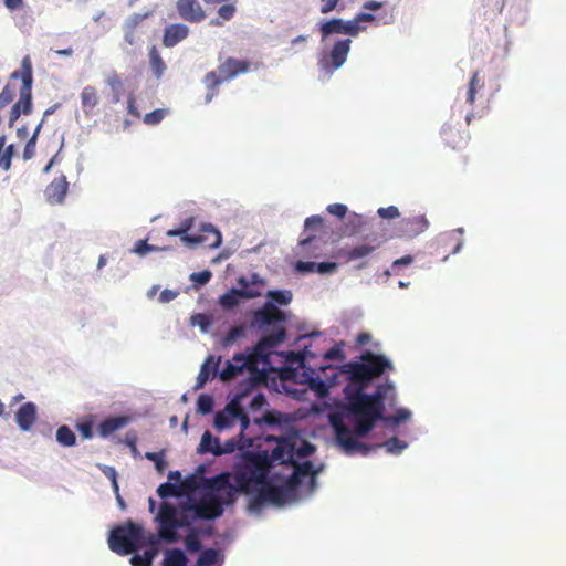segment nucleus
<instances>
[{"label": "nucleus", "instance_id": "obj_1", "mask_svg": "<svg viewBox=\"0 0 566 566\" xmlns=\"http://www.w3.org/2000/svg\"><path fill=\"white\" fill-rule=\"evenodd\" d=\"M394 390V385L387 381L379 385L374 394L368 395L359 389L355 396L349 397L344 406L345 416L355 422V432L359 438L366 437L379 419L384 418L385 397L387 391Z\"/></svg>", "mask_w": 566, "mask_h": 566}, {"label": "nucleus", "instance_id": "obj_2", "mask_svg": "<svg viewBox=\"0 0 566 566\" xmlns=\"http://www.w3.org/2000/svg\"><path fill=\"white\" fill-rule=\"evenodd\" d=\"M392 370L391 361L382 355L366 352L361 355V361H349L337 368L338 374L347 376L348 384L344 388L345 400L355 396L357 390L364 391L374 378L380 377L386 370Z\"/></svg>", "mask_w": 566, "mask_h": 566}, {"label": "nucleus", "instance_id": "obj_3", "mask_svg": "<svg viewBox=\"0 0 566 566\" xmlns=\"http://www.w3.org/2000/svg\"><path fill=\"white\" fill-rule=\"evenodd\" d=\"M269 473L266 451H243L233 467V479L242 493H250L252 484L261 486Z\"/></svg>", "mask_w": 566, "mask_h": 566}, {"label": "nucleus", "instance_id": "obj_4", "mask_svg": "<svg viewBox=\"0 0 566 566\" xmlns=\"http://www.w3.org/2000/svg\"><path fill=\"white\" fill-rule=\"evenodd\" d=\"M284 334V331L280 329L276 335L260 342L248 355L235 354L231 360L226 363V366L220 371V379L222 381H229L242 374L244 370L251 374L258 371L259 364L266 360V354L264 352L265 344L269 342L274 345L282 342Z\"/></svg>", "mask_w": 566, "mask_h": 566}, {"label": "nucleus", "instance_id": "obj_5", "mask_svg": "<svg viewBox=\"0 0 566 566\" xmlns=\"http://www.w3.org/2000/svg\"><path fill=\"white\" fill-rule=\"evenodd\" d=\"M159 523V537L167 543H176L178 541L177 528L189 526L191 518L187 503L177 507L168 502H163L156 516Z\"/></svg>", "mask_w": 566, "mask_h": 566}, {"label": "nucleus", "instance_id": "obj_6", "mask_svg": "<svg viewBox=\"0 0 566 566\" xmlns=\"http://www.w3.org/2000/svg\"><path fill=\"white\" fill-rule=\"evenodd\" d=\"M11 78H21L22 86L19 92V99L12 106L9 116V126H13L17 119L23 114L29 115L32 112V82L33 71L32 62L29 55H25L21 61V70L14 71Z\"/></svg>", "mask_w": 566, "mask_h": 566}, {"label": "nucleus", "instance_id": "obj_7", "mask_svg": "<svg viewBox=\"0 0 566 566\" xmlns=\"http://www.w3.org/2000/svg\"><path fill=\"white\" fill-rule=\"evenodd\" d=\"M143 537L144 527L129 520L112 530L108 536V546L118 555H128L140 548Z\"/></svg>", "mask_w": 566, "mask_h": 566}, {"label": "nucleus", "instance_id": "obj_8", "mask_svg": "<svg viewBox=\"0 0 566 566\" xmlns=\"http://www.w3.org/2000/svg\"><path fill=\"white\" fill-rule=\"evenodd\" d=\"M297 497V490L294 485L290 484L286 479L282 485H273L268 479L259 488L254 499V505L262 503H271L275 505H283L292 502Z\"/></svg>", "mask_w": 566, "mask_h": 566}, {"label": "nucleus", "instance_id": "obj_9", "mask_svg": "<svg viewBox=\"0 0 566 566\" xmlns=\"http://www.w3.org/2000/svg\"><path fill=\"white\" fill-rule=\"evenodd\" d=\"M331 424L335 430V436L338 444L345 450L346 453L360 452L363 455H367L370 450L376 449L375 446H369L364 442H359L356 437H359L355 432V428L349 429L343 421L342 417L333 415L329 418Z\"/></svg>", "mask_w": 566, "mask_h": 566}, {"label": "nucleus", "instance_id": "obj_10", "mask_svg": "<svg viewBox=\"0 0 566 566\" xmlns=\"http://www.w3.org/2000/svg\"><path fill=\"white\" fill-rule=\"evenodd\" d=\"M237 420L240 422L239 437L242 440L243 432L250 426V419L241 407L240 397L231 400L222 411L216 413L213 426L218 431H223L231 428Z\"/></svg>", "mask_w": 566, "mask_h": 566}, {"label": "nucleus", "instance_id": "obj_11", "mask_svg": "<svg viewBox=\"0 0 566 566\" xmlns=\"http://www.w3.org/2000/svg\"><path fill=\"white\" fill-rule=\"evenodd\" d=\"M191 523L198 518L213 520L223 513L219 499L210 493L203 495L197 503L187 502Z\"/></svg>", "mask_w": 566, "mask_h": 566}, {"label": "nucleus", "instance_id": "obj_12", "mask_svg": "<svg viewBox=\"0 0 566 566\" xmlns=\"http://www.w3.org/2000/svg\"><path fill=\"white\" fill-rule=\"evenodd\" d=\"M379 244H358L355 247L342 248L334 254L335 258L339 259L342 263L357 262L355 268L361 270L367 268V258L376 251Z\"/></svg>", "mask_w": 566, "mask_h": 566}, {"label": "nucleus", "instance_id": "obj_13", "mask_svg": "<svg viewBox=\"0 0 566 566\" xmlns=\"http://www.w3.org/2000/svg\"><path fill=\"white\" fill-rule=\"evenodd\" d=\"M319 369L324 374L326 380L322 379L321 376H310L305 382L318 398H325L328 395L329 388L337 385L338 371L337 368L331 365L321 366Z\"/></svg>", "mask_w": 566, "mask_h": 566}, {"label": "nucleus", "instance_id": "obj_14", "mask_svg": "<svg viewBox=\"0 0 566 566\" xmlns=\"http://www.w3.org/2000/svg\"><path fill=\"white\" fill-rule=\"evenodd\" d=\"M241 289H232L220 296L219 303L223 308H233L239 304V298H254L261 295V292L250 287V282L244 276L238 279Z\"/></svg>", "mask_w": 566, "mask_h": 566}, {"label": "nucleus", "instance_id": "obj_15", "mask_svg": "<svg viewBox=\"0 0 566 566\" xmlns=\"http://www.w3.org/2000/svg\"><path fill=\"white\" fill-rule=\"evenodd\" d=\"M352 40L350 39H344L337 41L328 56L323 57L319 61L321 69L325 70L326 72H333L337 69H339L347 60V55L350 50Z\"/></svg>", "mask_w": 566, "mask_h": 566}, {"label": "nucleus", "instance_id": "obj_16", "mask_svg": "<svg viewBox=\"0 0 566 566\" xmlns=\"http://www.w3.org/2000/svg\"><path fill=\"white\" fill-rule=\"evenodd\" d=\"M319 30L323 39L331 34H346L350 36H357L361 31L366 30V27L357 25V23L354 22V19L343 20L334 18L324 22Z\"/></svg>", "mask_w": 566, "mask_h": 566}, {"label": "nucleus", "instance_id": "obj_17", "mask_svg": "<svg viewBox=\"0 0 566 566\" xmlns=\"http://www.w3.org/2000/svg\"><path fill=\"white\" fill-rule=\"evenodd\" d=\"M429 227V221L424 216H413L403 218L396 228V235L402 239H412L423 233Z\"/></svg>", "mask_w": 566, "mask_h": 566}, {"label": "nucleus", "instance_id": "obj_18", "mask_svg": "<svg viewBox=\"0 0 566 566\" xmlns=\"http://www.w3.org/2000/svg\"><path fill=\"white\" fill-rule=\"evenodd\" d=\"M189 240V248H195L197 245H203L210 249H216L221 244V233L220 231L212 226L211 223H202L199 233L192 234Z\"/></svg>", "mask_w": 566, "mask_h": 566}, {"label": "nucleus", "instance_id": "obj_19", "mask_svg": "<svg viewBox=\"0 0 566 566\" xmlns=\"http://www.w3.org/2000/svg\"><path fill=\"white\" fill-rule=\"evenodd\" d=\"M147 14L134 13L123 24L124 41L130 46L138 45L144 34L143 22Z\"/></svg>", "mask_w": 566, "mask_h": 566}, {"label": "nucleus", "instance_id": "obj_20", "mask_svg": "<svg viewBox=\"0 0 566 566\" xmlns=\"http://www.w3.org/2000/svg\"><path fill=\"white\" fill-rule=\"evenodd\" d=\"M277 444L268 453L269 469L271 470L272 463L279 462L281 464L294 463L295 452L294 442L290 439H279Z\"/></svg>", "mask_w": 566, "mask_h": 566}, {"label": "nucleus", "instance_id": "obj_21", "mask_svg": "<svg viewBox=\"0 0 566 566\" xmlns=\"http://www.w3.org/2000/svg\"><path fill=\"white\" fill-rule=\"evenodd\" d=\"M176 9L179 17L190 23H199L206 18V11L198 0H178Z\"/></svg>", "mask_w": 566, "mask_h": 566}, {"label": "nucleus", "instance_id": "obj_22", "mask_svg": "<svg viewBox=\"0 0 566 566\" xmlns=\"http://www.w3.org/2000/svg\"><path fill=\"white\" fill-rule=\"evenodd\" d=\"M441 136L447 146L454 150L465 148L469 143V134L460 132L454 125L446 124L441 129Z\"/></svg>", "mask_w": 566, "mask_h": 566}, {"label": "nucleus", "instance_id": "obj_23", "mask_svg": "<svg viewBox=\"0 0 566 566\" xmlns=\"http://www.w3.org/2000/svg\"><path fill=\"white\" fill-rule=\"evenodd\" d=\"M254 321L259 326H268L285 321V315L272 302H268L254 313Z\"/></svg>", "mask_w": 566, "mask_h": 566}, {"label": "nucleus", "instance_id": "obj_24", "mask_svg": "<svg viewBox=\"0 0 566 566\" xmlns=\"http://www.w3.org/2000/svg\"><path fill=\"white\" fill-rule=\"evenodd\" d=\"M249 69L250 63L248 61L228 57L218 66V73L223 80L229 81L239 74L247 73Z\"/></svg>", "mask_w": 566, "mask_h": 566}, {"label": "nucleus", "instance_id": "obj_25", "mask_svg": "<svg viewBox=\"0 0 566 566\" xmlns=\"http://www.w3.org/2000/svg\"><path fill=\"white\" fill-rule=\"evenodd\" d=\"M69 190V182L64 175L54 178L45 189V196L50 203H62Z\"/></svg>", "mask_w": 566, "mask_h": 566}, {"label": "nucleus", "instance_id": "obj_26", "mask_svg": "<svg viewBox=\"0 0 566 566\" xmlns=\"http://www.w3.org/2000/svg\"><path fill=\"white\" fill-rule=\"evenodd\" d=\"M294 468L293 474L287 478L290 480V484L294 485L296 490L301 484L302 476H311L312 484H315V475L318 473L311 461H304L298 463L294 458V463H290Z\"/></svg>", "mask_w": 566, "mask_h": 566}, {"label": "nucleus", "instance_id": "obj_27", "mask_svg": "<svg viewBox=\"0 0 566 566\" xmlns=\"http://www.w3.org/2000/svg\"><path fill=\"white\" fill-rule=\"evenodd\" d=\"M220 364V357L216 358L213 355H209L205 363L200 367V371L197 376V382L195 389L202 388L210 379H213L218 373Z\"/></svg>", "mask_w": 566, "mask_h": 566}, {"label": "nucleus", "instance_id": "obj_28", "mask_svg": "<svg viewBox=\"0 0 566 566\" xmlns=\"http://www.w3.org/2000/svg\"><path fill=\"white\" fill-rule=\"evenodd\" d=\"M189 34V28L182 23L169 24L165 28L163 44L166 48H172L185 40Z\"/></svg>", "mask_w": 566, "mask_h": 566}, {"label": "nucleus", "instance_id": "obj_29", "mask_svg": "<svg viewBox=\"0 0 566 566\" xmlns=\"http://www.w3.org/2000/svg\"><path fill=\"white\" fill-rule=\"evenodd\" d=\"M130 421L132 417L129 416L108 417L98 424L97 432L102 438H107L127 426Z\"/></svg>", "mask_w": 566, "mask_h": 566}, {"label": "nucleus", "instance_id": "obj_30", "mask_svg": "<svg viewBox=\"0 0 566 566\" xmlns=\"http://www.w3.org/2000/svg\"><path fill=\"white\" fill-rule=\"evenodd\" d=\"M253 444L252 438H245L243 434V439L238 436L237 438H231L227 440L223 444H219V448L216 449L214 455L220 457L223 454H230L234 452L235 450H240L243 452L245 448H250Z\"/></svg>", "mask_w": 566, "mask_h": 566}, {"label": "nucleus", "instance_id": "obj_31", "mask_svg": "<svg viewBox=\"0 0 566 566\" xmlns=\"http://www.w3.org/2000/svg\"><path fill=\"white\" fill-rule=\"evenodd\" d=\"M18 426L28 431L36 420V408L33 402H27L20 407L15 415Z\"/></svg>", "mask_w": 566, "mask_h": 566}, {"label": "nucleus", "instance_id": "obj_32", "mask_svg": "<svg viewBox=\"0 0 566 566\" xmlns=\"http://www.w3.org/2000/svg\"><path fill=\"white\" fill-rule=\"evenodd\" d=\"M99 97L96 87L86 85L81 92L82 108L86 115H91L98 105Z\"/></svg>", "mask_w": 566, "mask_h": 566}, {"label": "nucleus", "instance_id": "obj_33", "mask_svg": "<svg viewBox=\"0 0 566 566\" xmlns=\"http://www.w3.org/2000/svg\"><path fill=\"white\" fill-rule=\"evenodd\" d=\"M195 218L189 217L181 221L179 228L170 229L167 231L168 237H179L181 242L188 247L189 240L192 235L189 234V231L193 228Z\"/></svg>", "mask_w": 566, "mask_h": 566}, {"label": "nucleus", "instance_id": "obj_34", "mask_svg": "<svg viewBox=\"0 0 566 566\" xmlns=\"http://www.w3.org/2000/svg\"><path fill=\"white\" fill-rule=\"evenodd\" d=\"M237 12V7L234 3L222 2V6L219 7L216 19L210 21V25L221 27L226 21H230Z\"/></svg>", "mask_w": 566, "mask_h": 566}, {"label": "nucleus", "instance_id": "obj_35", "mask_svg": "<svg viewBox=\"0 0 566 566\" xmlns=\"http://www.w3.org/2000/svg\"><path fill=\"white\" fill-rule=\"evenodd\" d=\"M223 81L224 80L220 76V74L214 71L208 72L205 75L203 83L208 90V93L206 96L207 103L211 102V99L217 95L218 87L221 84V82H223Z\"/></svg>", "mask_w": 566, "mask_h": 566}, {"label": "nucleus", "instance_id": "obj_36", "mask_svg": "<svg viewBox=\"0 0 566 566\" xmlns=\"http://www.w3.org/2000/svg\"><path fill=\"white\" fill-rule=\"evenodd\" d=\"M6 136H0V169L8 171L11 168L14 148L13 145L6 146Z\"/></svg>", "mask_w": 566, "mask_h": 566}, {"label": "nucleus", "instance_id": "obj_37", "mask_svg": "<svg viewBox=\"0 0 566 566\" xmlns=\"http://www.w3.org/2000/svg\"><path fill=\"white\" fill-rule=\"evenodd\" d=\"M220 440L214 438L210 431H206L200 440V443L197 448V452L200 454L203 453H212L214 455L216 449L219 448Z\"/></svg>", "mask_w": 566, "mask_h": 566}, {"label": "nucleus", "instance_id": "obj_38", "mask_svg": "<svg viewBox=\"0 0 566 566\" xmlns=\"http://www.w3.org/2000/svg\"><path fill=\"white\" fill-rule=\"evenodd\" d=\"M187 556L179 548L168 549L165 554L163 566H186Z\"/></svg>", "mask_w": 566, "mask_h": 566}, {"label": "nucleus", "instance_id": "obj_39", "mask_svg": "<svg viewBox=\"0 0 566 566\" xmlns=\"http://www.w3.org/2000/svg\"><path fill=\"white\" fill-rule=\"evenodd\" d=\"M149 64L155 76L160 78L166 70V64L155 46L149 51Z\"/></svg>", "mask_w": 566, "mask_h": 566}, {"label": "nucleus", "instance_id": "obj_40", "mask_svg": "<svg viewBox=\"0 0 566 566\" xmlns=\"http://www.w3.org/2000/svg\"><path fill=\"white\" fill-rule=\"evenodd\" d=\"M484 86L483 80L480 77L479 72H474L470 78L467 91V103L473 105L475 103L476 92Z\"/></svg>", "mask_w": 566, "mask_h": 566}, {"label": "nucleus", "instance_id": "obj_41", "mask_svg": "<svg viewBox=\"0 0 566 566\" xmlns=\"http://www.w3.org/2000/svg\"><path fill=\"white\" fill-rule=\"evenodd\" d=\"M158 555V549L147 548L143 554H135L130 558L133 566H151L153 560Z\"/></svg>", "mask_w": 566, "mask_h": 566}, {"label": "nucleus", "instance_id": "obj_42", "mask_svg": "<svg viewBox=\"0 0 566 566\" xmlns=\"http://www.w3.org/2000/svg\"><path fill=\"white\" fill-rule=\"evenodd\" d=\"M56 441L63 447H73L76 436L67 426H61L56 430Z\"/></svg>", "mask_w": 566, "mask_h": 566}, {"label": "nucleus", "instance_id": "obj_43", "mask_svg": "<svg viewBox=\"0 0 566 566\" xmlns=\"http://www.w3.org/2000/svg\"><path fill=\"white\" fill-rule=\"evenodd\" d=\"M239 492H241V491H240L239 486L235 484V485H232V486L226 489L224 491H219V492L210 493V494L214 495V497L219 499L220 505L223 507V505L232 504L235 501L237 494Z\"/></svg>", "mask_w": 566, "mask_h": 566}, {"label": "nucleus", "instance_id": "obj_44", "mask_svg": "<svg viewBox=\"0 0 566 566\" xmlns=\"http://www.w3.org/2000/svg\"><path fill=\"white\" fill-rule=\"evenodd\" d=\"M93 426H94V416L90 415V416L81 418L76 422L75 428L81 433L83 439H92L93 434H94Z\"/></svg>", "mask_w": 566, "mask_h": 566}, {"label": "nucleus", "instance_id": "obj_45", "mask_svg": "<svg viewBox=\"0 0 566 566\" xmlns=\"http://www.w3.org/2000/svg\"><path fill=\"white\" fill-rule=\"evenodd\" d=\"M208 485L211 489V493L224 491L226 489L232 486V484L229 481L228 473H221V474H218V475L209 479Z\"/></svg>", "mask_w": 566, "mask_h": 566}, {"label": "nucleus", "instance_id": "obj_46", "mask_svg": "<svg viewBox=\"0 0 566 566\" xmlns=\"http://www.w3.org/2000/svg\"><path fill=\"white\" fill-rule=\"evenodd\" d=\"M411 418V412L406 408H399L395 415L391 416H385L380 420L384 421L386 424H400L402 422L408 421Z\"/></svg>", "mask_w": 566, "mask_h": 566}, {"label": "nucleus", "instance_id": "obj_47", "mask_svg": "<svg viewBox=\"0 0 566 566\" xmlns=\"http://www.w3.org/2000/svg\"><path fill=\"white\" fill-rule=\"evenodd\" d=\"M106 84L109 86L113 93V101L115 103L119 102L120 90L123 87V81L120 76L116 72L111 73L106 78Z\"/></svg>", "mask_w": 566, "mask_h": 566}, {"label": "nucleus", "instance_id": "obj_48", "mask_svg": "<svg viewBox=\"0 0 566 566\" xmlns=\"http://www.w3.org/2000/svg\"><path fill=\"white\" fill-rule=\"evenodd\" d=\"M407 442L398 439L397 437H392L385 441L384 443L376 444V448H386L388 453L399 454L402 450L407 448Z\"/></svg>", "mask_w": 566, "mask_h": 566}, {"label": "nucleus", "instance_id": "obj_49", "mask_svg": "<svg viewBox=\"0 0 566 566\" xmlns=\"http://www.w3.org/2000/svg\"><path fill=\"white\" fill-rule=\"evenodd\" d=\"M219 558V552L214 548H207L201 552L197 559L198 566H213Z\"/></svg>", "mask_w": 566, "mask_h": 566}, {"label": "nucleus", "instance_id": "obj_50", "mask_svg": "<svg viewBox=\"0 0 566 566\" xmlns=\"http://www.w3.org/2000/svg\"><path fill=\"white\" fill-rule=\"evenodd\" d=\"M244 336V328L242 326L232 327L221 339L223 347L233 345L239 338Z\"/></svg>", "mask_w": 566, "mask_h": 566}, {"label": "nucleus", "instance_id": "obj_51", "mask_svg": "<svg viewBox=\"0 0 566 566\" xmlns=\"http://www.w3.org/2000/svg\"><path fill=\"white\" fill-rule=\"evenodd\" d=\"M212 324V319L208 314L197 313L191 315L190 325L199 326L202 332H207Z\"/></svg>", "mask_w": 566, "mask_h": 566}, {"label": "nucleus", "instance_id": "obj_52", "mask_svg": "<svg viewBox=\"0 0 566 566\" xmlns=\"http://www.w3.org/2000/svg\"><path fill=\"white\" fill-rule=\"evenodd\" d=\"M266 296L280 305H287L292 301V293L290 291H269Z\"/></svg>", "mask_w": 566, "mask_h": 566}, {"label": "nucleus", "instance_id": "obj_53", "mask_svg": "<svg viewBox=\"0 0 566 566\" xmlns=\"http://www.w3.org/2000/svg\"><path fill=\"white\" fill-rule=\"evenodd\" d=\"M213 409V399L209 395H200L197 400V411L202 415H208Z\"/></svg>", "mask_w": 566, "mask_h": 566}, {"label": "nucleus", "instance_id": "obj_54", "mask_svg": "<svg viewBox=\"0 0 566 566\" xmlns=\"http://www.w3.org/2000/svg\"><path fill=\"white\" fill-rule=\"evenodd\" d=\"M41 127H42V122L36 126L32 137L28 140V143L24 147L23 157L25 159L32 158L35 153L36 138H38Z\"/></svg>", "mask_w": 566, "mask_h": 566}, {"label": "nucleus", "instance_id": "obj_55", "mask_svg": "<svg viewBox=\"0 0 566 566\" xmlns=\"http://www.w3.org/2000/svg\"><path fill=\"white\" fill-rule=\"evenodd\" d=\"M167 248H159L156 245L148 244L146 240H139L135 243L134 252L139 255H145L148 252L153 251H167Z\"/></svg>", "mask_w": 566, "mask_h": 566}, {"label": "nucleus", "instance_id": "obj_56", "mask_svg": "<svg viewBox=\"0 0 566 566\" xmlns=\"http://www.w3.org/2000/svg\"><path fill=\"white\" fill-rule=\"evenodd\" d=\"M185 545L189 552H198L201 548L200 538L195 530H191L185 537Z\"/></svg>", "mask_w": 566, "mask_h": 566}, {"label": "nucleus", "instance_id": "obj_57", "mask_svg": "<svg viewBox=\"0 0 566 566\" xmlns=\"http://www.w3.org/2000/svg\"><path fill=\"white\" fill-rule=\"evenodd\" d=\"M166 113H167L166 109H163V108H158L150 113H147L144 116V123L147 125H151V126L157 125L164 119Z\"/></svg>", "mask_w": 566, "mask_h": 566}, {"label": "nucleus", "instance_id": "obj_58", "mask_svg": "<svg viewBox=\"0 0 566 566\" xmlns=\"http://www.w3.org/2000/svg\"><path fill=\"white\" fill-rule=\"evenodd\" d=\"M316 447L308 441L303 440L298 448L294 447L295 458H305L312 455Z\"/></svg>", "mask_w": 566, "mask_h": 566}, {"label": "nucleus", "instance_id": "obj_59", "mask_svg": "<svg viewBox=\"0 0 566 566\" xmlns=\"http://www.w3.org/2000/svg\"><path fill=\"white\" fill-rule=\"evenodd\" d=\"M145 457L146 459L154 461L155 467L159 472H163L166 469L167 462L164 459L163 452H147Z\"/></svg>", "mask_w": 566, "mask_h": 566}, {"label": "nucleus", "instance_id": "obj_60", "mask_svg": "<svg viewBox=\"0 0 566 566\" xmlns=\"http://www.w3.org/2000/svg\"><path fill=\"white\" fill-rule=\"evenodd\" d=\"M324 220L321 216H311L305 220V231H317L323 227Z\"/></svg>", "mask_w": 566, "mask_h": 566}, {"label": "nucleus", "instance_id": "obj_61", "mask_svg": "<svg viewBox=\"0 0 566 566\" xmlns=\"http://www.w3.org/2000/svg\"><path fill=\"white\" fill-rule=\"evenodd\" d=\"M212 276V273L209 270H203L201 272L192 273L190 279L195 284L206 285Z\"/></svg>", "mask_w": 566, "mask_h": 566}, {"label": "nucleus", "instance_id": "obj_62", "mask_svg": "<svg viewBox=\"0 0 566 566\" xmlns=\"http://www.w3.org/2000/svg\"><path fill=\"white\" fill-rule=\"evenodd\" d=\"M161 538L158 535H154L151 533L146 534L144 532V537L140 542V547L147 546L148 548H155L158 549V544Z\"/></svg>", "mask_w": 566, "mask_h": 566}, {"label": "nucleus", "instance_id": "obj_63", "mask_svg": "<svg viewBox=\"0 0 566 566\" xmlns=\"http://www.w3.org/2000/svg\"><path fill=\"white\" fill-rule=\"evenodd\" d=\"M377 213L382 219H396L400 217V212L396 206L379 208Z\"/></svg>", "mask_w": 566, "mask_h": 566}, {"label": "nucleus", "instance_id": "obj_64", "mask_svg": "<svg viewBox=\"0 0 566 566\" xmlns=\"http://www.w3.org/2000/svg\"><path fill=\"white\" fill-rule=\"evenodd\" d=\"M326 210L328 213L337 217L338 219H343L348 211L347 207L343 203L328 205Z\"/></svg>", "mask_w": 566, "mask_h": 566}]
</instances>
